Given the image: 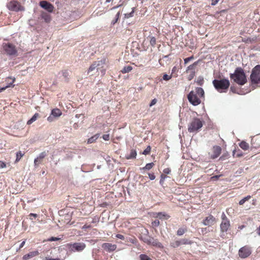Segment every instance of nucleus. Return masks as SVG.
<instances>
[{"label": "nucleus", "mask_w": 260, "mask_h": 260, "mask_svg": "<svg viewBox=\"0 0 260 260\" xmlns=\"http://www.w3.org/2000/svg\"><path fill=\"white\" fill-rule=\"evenodd\" d=\"M157 103V100L156 99H153L149 104L150 107H152Z\"/></svg>", "instance_id": "51"}, {"label": "nucleus", "mask_w": 260, "mask_h": 260, "mask_svg": "<svg viewBox=\"0 0 260 260\" xmlns=\"http://www.w3.org/2000/svg\"><path fill=\"white\" fill-rule=\"evenodd\" d=\"M202 126V121L199 118H194L188 125V131L189 133L197 132Z\"/></svg>", "instance_id": "4"}, {"label": "nucleus", "mask_w": 260, "mask_h": 260, "mask_svg": "<svg viewBox=\"0 0 260 260\" xmlns=\"http://www.w3.org/2000/svg\"><path fill=\"white\" fill-rule=\"evenodd\" d=\"M259 148H260V136L258 135L252 138L250 149L252 150Z\"/></svg>", "instance_id": "11"}, {"label": "nucleus", "mask_w": 260, "mask_h": 260, "mask_svg": "<svg viewBox=\"0 0 260 260\" xmlns=\"http://www.w3.org/2000/svg\"><path fill=\"white\" fill-rule=\"evenodd\" d=\"M190 61V60H189L188 57L184 59V64H186L187 63H188Z\"/></svg>", "instance_id": "59"}, {"label": "nucleus", "mask_w": 260, "mask_h": 260, "mask_svg": "<svg viewBox=\"0 0 260 260\" xmlns=\"http://www.w3.org/2000/svg\"><path fill=\"white\" fill-rule=\"evenodd\" d=\"M103 139L105 141H108L110 139V136L109 134H105L102 136Z\"/></svg>", "instance_id": "49"}, {"label": "nucleus", "mask_w": 260, "mask_h": 260, "mask_svg": "<svg viewBox=\"0 0 260 260\" xmlns=\"http://www.w3.org/2000/svg\"><path fill=\"white\" fill-rule=\"evenodd\" d=\"M239 146L244 150H247L249 148V144L244 141L239 143Z\"/></svg>", "instance_id": "24"}, {"label": "nucleus", "mask_w": 260, "mask_h": 260, "mask_svg": "<svg viewBox=\"0 0 260 260\" xmlns=\"http://www.w3.org/2000/svg\"><path fill=\"white\" fill-rule=\"evenodd\" d=\"M216 222L215 218L212 215H209L203 220V224L205 225L212 226Z\"/></svg>", "instance_id": "12"}, {"label": "nucleus", "mask_w": 260, "mask_h": 260, "mask_svg": "<svg viewBox=\"0 0 260 260\" xmlns=\"http://www.w3.org/2000/svg\"><path fill=\"white\" fill-rule=\"evenodd\" d=\"M41 17L42 19H44L46 23L50 22L51 20V15L47 12L44 11L41 12Z\"/></svg>", "instance_id": "19"}, {"label": "nucleus", "mask_w": 260, "mask_h": 260, "mask_svg": "<svg viewBox=\"0 0 260 260\" xmlns=\"http://www.w3.org/2000/svg\"><path fill=\"white\" fill-rule=\"evenodd\" d=\"M47 120L49 122H52L53 120V117L51 116H49L48 118H47Z\"/></svg>", "instance_id": "62"}, {"label": "nucleus", "mask_w": 260, "mask_h": 260, "mask_svg": "<svg viewBox=\"0 0 260 260\" xmlns=\"http://www.w3.org/2000/svg\"><path fill=\"white\" fill-rule=\"evenodd\" d=\"M181 245L180 240H176L171 243V246L174 248H176Z\"/></svg>", "instance_id": "36"}, {"label": "nucleus", "mask_w": 260, "mask_h": 260, "mask_svg": "<svg viewBox=\"0 0 260 260\" xmlns=\"http://www.w3.org/2000/svg\"><path fill=\"white\" fill-rule=\"evenodd\" d=\"M148 175H149V178L150 180H153L155 179V176L154 175V174L149 173Z\"/></svg>", "instance_id": "55"}, {"label": "nucleus", "mask_w": 260, "mask_h": 260, "mask_svg": "<svg viewBox=\"0 0 260 260\" xmlns=\"http://www.w3.org/2000/svg\"><path fill=\"white\" fill-rule=\"evenodd\" d=\"M141 239L144 242L146 243L148 245H149L151 241L153 240V238L149 236L142 237Z\"/></svg>", "instance_id": "31"}, {"label": "nucleus", "mask_w": 260, "mask_h": 260, "mask_svg": "<svg viewBox=\"0 0 260 260\" xmlns=\"http://www.w3.org/2000/svg\"><path fill=\"white\" fill-rule=\"evenodd\" d=\"M187 231L186 229L179 228L177 231V235L178 236L183 235Z\"/></svg>", "instance_id": "38"}, {"label": "nucleus", "mask_w": 260, "mask_h": 260, "mask_svg": "<svg viewBox=\"0 0 260 260\" xmlns=\"http://www.w3.org/2000/svg\"><path fill=\"white\" fill-rule=\"evenodd\" d=\"M189 75H188V76L187 77V79L189 80V81H190L195 76V75H196V72H189Z\"/></svg>", "instance_id": "43"}, {"label": "nucleus", "mask_w": 260, "mask_h": 260, "mask_svg": "<svg viewBox=\"0 0 260 260\" xmlns=\"http://www.w3.org/2000/svg\"><path fill=\"white\" fill-rule=\"evenodd\" d=\"M10 79L12 80V82H11L9 84H8L6 86L1 88H0V92L4 91L5 90H6V89H7V88H8L9 87H14L15 85L13 83L15 81V78H12V77H8L7 78V79Z\"/></svg>", "instance_id": "22"}, {"label": "nucleus", "mask_w": 260, "mask_h": 260, "mask_svg": "<svg viewBox=\"0 0 260 260\" xmlns=\"http://www.w3.org/2000/svg\"><path fill=\"white\" fill-rule=\"evenodd\" d=\"M40 6L49 13L54 11V7L52 4L46 1H41L39 3Z\"/></svg>", "instance_id": "10"}, {"label": "nucleus", "mask_w": 260, "mask_h": 260, "mask_svg": "<svg viewBox=\"0 0 260 260\" xmlns=\"http://www.w3.org/2000/svg\"><path fill=\"white\" fill-rule=\"evenodd\" d=\"M155 217L158 218L160 219H168L170 217V216L168 215L165 212H158L156 213Z\"/></svg>", "instance_id": "21"}, {"label": "nucleus", "mask_w": 260, "mask_h": 260, "mask_svg": "<svg viewBox=\"0 0 260 260\" xmlns=\"http://www.w3.org/2000/svg\"><path fill=\"white\" fill-rule=\"evenodd\" d=\"M219 1V0H212L211 5L215 6Z\"/></svg>", "instance_id": "58"}, {"label": "nucleus", "mask_w": 260, "mask_h": 260, "mask_svg": "<svg viewBox=\"0 0 260 260\" xmlns=\"http://www.w3.org/2000/svg\"><path fill=\"white\" fill-rule=\"evenodd\" d=\"M133 70L132 67L128 66L126 67H124L123 69L121 71V72L122 74H125L127 73H129Z\"/></svg>", "instance_id": "33"}, {"label": "nucleus", "mask_w": 260, "mask_h": 260, "mask_svg": "<svg viewBox=\"0 0 260 260\" xmlns=\"http://www.w3.org/2000/svg\"><path fill=\"white\" fill-rule=\"evenodd\" d=\"M148 38L150 39V43L151 46H154L156 44V39L153 36H149Z\"/></svg>", "instance_id": "39"}, {"label": "nucleus", "mask_w": 260, "mask_h": 260, "mask_svg": "<svg viewBox=\"0 0 260 260\" xmlns=\"http://www.w3.org/2000/svg\"><path fill=\"white\" fill-rule=\"evenodd\" d=\"M152 226L153 227H157L160 223L158 220H155L152 222Z\"/></svg>", "instance_id": "46"}, {"label": "nucleus", "mask_w": 260, "mask_h": 260, "mask_svg": "<svg viewBox=\"0 0 260 260\" xmlns=\"http://www.w3.org/2000/svg\"><path fill=\"white\" fill-rule=\"evenodd\" d=\"M164 173L166 174H169L171 172V170L169 168H166L163 171Z\"/></svg>", "instance_id": "54"}, {"label": "nucleus", "mask_w": 260, "mask_h": 260, "mask_svg": "<svg viewBox=\"0 0 260 260\" xmlns=\"http://www.w3.org/2000/svg\"><path fill=\"white\" fill-rule=\"evenodd\" d=\"M196 93L200 98L203 97L204 95V91L203 88L201 87H197L196 89Z\"/></svg>", "instance_id": "27"}, {"label": "nucleus", "mask_w": 260, "mask_h": 260, "mask_svg": "<svg viewBox=\"0 0 260 260\" xmlns=\"http://www.w3.org/2000/svg\"><path fill=\"white\" fill-rule=\"evenodd\" d=\"M251 198V197L250 196H247V197L244 198L243 199H242V200H241L239 202V204L240 205H243L245 202L248 201L249 199H250Z\"/></svg>", "instance_id": "37"}, {"label": "nucleus", "mask_w": 260, "mask_h": 260, "mask_svg": "<svg viewBox=\"0 0 260 260\" xmlns=\"http://www.w3.org/2000/svg\"><path fill=\"white\" fill-rule=\"evenodd\" d=\"M243 155L242 152L240 149H238V150H234L233 151V156L234 157H240L242 156Z\"/></svg>", "instance_id": "28"}, {"label": "nucleus", "mask_w": 260, "mask_h": 260, "mask_svg": "<svg viewBox=\"0 0 260 260\" xmlns=\"http://www.w3.org/2000/svg\"><path fill=\"white\" fill-rule=\"evenodd\" d=\"M177 71V69L176 67H174L172 70V75L173 73H175V72Z\"/></svg>", "instance_id": "61"}, {"label": "nucleus", "mask_w": 260, "mask_h": 260, "mask_svg": "<svg viewBox=\"0 0 260 260\" xmlns=\"http://www.w3.org/2000/svg\"><path fill=\"white\" fill-rule=\"evenodd\" d=\"M189 102L193 106H197L201 103L198 95L194 93L193 91H190L187 96Z\"/></svg>", "instance_id": "7"}, {"label": "nucleus", "mask_w": 260, "mask_h": 260, "mask_svg": "<svg viewBox=\"0 0 260 260\" xmlns=\"http://www.w3.org/2000/svg\"><path fill=\"white\" fill-rule=\"evenodd\" d=\"M213 154L211 155V158L215 159L218 157L221 152V148L219 146H214L212 148Z\"/></svg>", "instance_id": "13"}, {"label": "nucleus", "mask_w": 260, "mask_h": 260, "mask_svg": "<svg viewBox=\"0 0 260 260\" xmlns=\"http://www.w3.org/2000/svg\"><path fill=\"white\" fill-rule=\"evenodd\" d=\"M29 219L30 220H32L33 219L31 217V216H32V217H34V218H36L38 216V214H35V213H30L29 214Z\"/></svg>", "instance_id": "52"}, {"label": "nucleus", "mask_w": 260, "mask_h": 260, "mask_svg": "<svg viewBox=\"0 0 260 260\" xmlns=\"http://www.w3.org/2000/svg\"><path fill=\"white\" fill-rule=\"evenodd\" d=\"M220 226L222 232H226L230 226V220L222 221Z\"/></svg>", "instance_id": "17"}, {"label": "nucleus", "mask_w": 260, "mask_h": 260, "mask_svg": "<svg viewBox=\"0 0 260 260\" xmlns=\"http://www.w3.org/2000/svg\"><path fill=\"white\" fill-rule=\"evenodd\" d=\"M60 240V238H57V237H52L50 238H49L48 240H47V241H58Z\"/></svg>", "instance_id": "47"}, {"label": "nucleus", "mask_w": 260, "mask_h": 260, "mask_svg": "<svg viewBox=\"0 0 260 260\" xmlns=\"http://www.w3.org/2000/svg\"><path fill=\"white\" fill-rule=\"evenodd\" d=\"M135 8H132V11L131 13H126L124 14V17L125 18H129L130 17H132L134 16V12H135Z\"/></svg>", "instance_id": "40"}, {"label": "nucleus", "mask_w": 260, "mask_h": 260, "mask_svg": "<svg viewBox=\"0 0 260 260\" xmlns=\"http://www.w3.org/2000/svg\"><path fill=\"white\" fill-rule=\"evenodd\" d=\"M39 117V114L38 113H35L34 116L27 121V124L30 125L35 121L37 118Z\"/></svg>", "instance_id": "25"}, {"label": "nucleus", "mask_w": 260, "mask_h": 260, "mask_svg": "<svg viewBox=\"0 0 260 260\" xmlns=\"http://www.w3.org/2000/svg\"><path fill=\"white\" fill-rule=\"evenodd\" d=\"M25 243V241H23V242L21 243V244H20V245L19 249H20V248H22V247L24 246V245Z\"/></svg>", "instance_id": "63"}, {"label": "nucleus", "mask_w": 260, "mask_h": 260, "mask_svg": "<svg viewBox=\"0 0 260 260\" xmlns=\"http://www.w3.org/2000/svg\"><path fill=\"white\" fill-rule=\"evenodd\" d=\"M51 115L55 117H58L62 115L61 110L58 108L53 109L51 111Z\"/></svg>", "instance_id": "23"}, {"label": "nucleus", "mask_w": 260, "mask_h": 260, "mask_svg": "<svg viewBox=\"0 0 260 260\" xmlns=\"http://www.w3.org/2000/svg\"><path fill=\"white\" fill-rule=\"evenodd\" d=\"M7 8L13 11L18 12L24 10V8L20 3L16 1H12L8 3Z\"/></svg>", "instance_id": "6"}, {"label": "nucleus", "mask_w": 260, "mask_h": 260, "mask_svg": "<svg viewBox=\"0 0 260 260\" xmlns=\"http://www.w3.org/2000/svg\"><path fill=\"white\" fill-rule=\"evenodd\" d=\"M151 147L150 146H148L147 148L144 150L143 154L144 155H148L150 153L151 151Z\"/></svg>", "instance_id": "44"}, {"label": "nucleus", "mask_w": 260, "mask_h": 260, "mask_svg": "<svg viewBox=\"0 0 260 260\" xmlns=\"http://www.w3.org/2000/svg\"><path fill=\"white\" fill-rule=\"evenodd\" d=\"M72 248L74 249L76 251H82L86 247V245L83 243H75L72 245Z\"/></svg>", "instance_id": "16"}, {"label": "nucleus", "mask_w": 260, "mask_h": 260, "mask_svg": "<svg viewBox=\"0 0 260 260\" xmlns=\"http://www.w3.org/2000/svg\"><path fill=\"white\" fill-rule=\"evenodd\" d=\"M140 258L141 260H152L148 255L142 254L140 255Z\"/></svg>", "instance_id": "41"}, {"label": "nucleus", "mask_w": 260, "mask_h": 260, "mask_svg": "<svg viewBox=\"0 0 260 260\" xmlns=\"http://www.w3.org/2000/svg\"><path fill=\"white\" fill-rule=\"evenodd\" d=\"M39 254L38 251H31L28 254L23 255L22 259L23 260H27L36 256H38Z\"/></svg>", "instance_id": "18"}, {"label": "nucleus", "mask_w": 260, "mask_h": 260, "mask_svg": "<svg viewBox=\"0 0 260 260\" xmlns=\"http://www.w3.org/2000/svg\"><path fill=\"white\" fill-rule=\"evenodd\" d=\"M149 245H152L158 247H161L162 244L159 242L157 240H155L153 238V240L151 241Z\"/></svg>", "instance_id": "30"}, {"label": "nucleus", "mask_w": 260, "mask_h": 260, "mask_svg": "<svg viewBox=\"0 0 260 260\" xmlns=\"http://www.w3.org/2000/svg\"><path fill=\"white\" fill-rule=\"evenodd\" d=\"M119 17H120V12H118L116 14V20H115V22H114V23H116V22L118 21V19H119Z\"/></svg>", "instance_id": "57"}, {"label": "nucleus", "mask_w": 260, "mask_h": 260, "mask_svg": "<svg viewBox=\"0 0 260 260\" xmlns=\"http://www.w3.org/2000/svg\"><path fill=\"white\" fill-rule=\"evenodd\" d=\"M100 134H96L93 136L92 137L89 138L87 140V143L88 144H91L92 143H94L96 141V140L98 139L99 137Z\"/></svg>", "instance_id": "26"}, {"label": "nucleus", "mask_w": 260, "mask_h": 260, "mask_svg": "<svg viewBox=\"0 0 260 260\" xmlns=\"http://www.w3.org/2000/svg\"><path fill=\"white\" fill-rule=\"evenodd\" d=\"M3 47L6 53L8 55H15L17 53L15 46L11 43H4Z\"/></svg>", "instance_id": "8"}, {"label": "nucleus", "mask_w": 260, "mask_h": 260, "mask_svg": "<svg viewBox=\"0 0 260 260\" xmlns=\"http://www.w3.org/2000/svg\"><path fill=\"white\" fill-rule=\"evenodd\" d=\"M6 167V164L3 161L0 160V169Z\"/></svg>", "instance_id": "53"}, {"label": "nucleus", "mask_w": 260, "mask_h": 260, "mask_svg": "<svg viewBox=\"0 0 260 260\" xmlns=\"http://www.w3.org/2000/svg\"><path fill=\"white\" fill-rule=\"evenodd\" d=\"M47 155V152L43 151L41 152L38 157L36 158L34 160L35 166H38L42 162V159L44 158Z\"/></svg>", "instance_id": "15"}, {"label": "nucleus", "mask_w": 260, "mask_h": 260, "mask_svg": "<svg viewBox=\"0 0 260 260\" xmlns=\"http://www.w3.org/2000/svg\"><path fill=\"white\" fill-rule=\"evenodd\" d=\"M102 248L108 252L114 251L116 249V245L109 243H105L102 244Z\"/></svg>", "instance_id": "14"}, {"label": "nucleus", "mask_w": 260, "mask_h": 260, "mask_svg": "<svg viewBox=\"0 0 260 260\" xmlns=\"http://www.w3.org/2000/svg\"><path fill=\"white\" fill-rule=\"evenodd\" d=\"M172 74L169 75L167 74H164V75L162 76V79L165 81H169L172 78Z\"/></svg>", "instance_id": "42"}, {"label": "nucleus", "mask_w": 260, "mask_h": 260, "mask_svg": "<svg viewBox=\"0 0 260 260\" xmlns=\"http://www.w3.org/2000/svg\"><path fill=\"white\" fill-rule=\"evenodd\" d=\"M229 156V154L226 152L225 153H224L219 158L221 160H225V159L228 158Z\"/></svg>", "instance_id": "45"}, {"label": "nucleus", "mask_w": 260, "mask_h": 260, "mask_svg": "<svg viewBox=\"0 0 260 260\" xmlns=\"http://www.w3.org/2000/svg\"><path fill=\"white\" fill-rule=\"evenodd\" d=\"M199 61H195L192 64L189 65L186 69L185 72L188 73L190 72H196V68L198 66Z\"/></svg>", "instance_id": "20"}, {"label": "nucleus", "mask_w": 260, "mask_h": 260, "mask_svg": "<svg viewBox=\"0 0 260 260\" xmlns=\"http://www.w3.org/2000/svg\"><path fill=\"white\" fill-rule=\"evenodd\" d=\"M24 155V152H22L21 151H19L16 153V158L15 160V162H18L21 157H22Z\"/></svg>", "instance_id": "32"}, {"label": "nucleus", "mask_w": 260, "mask_h": 260, "mask_svg": "<svg viewBox=\"0 0 260 260\" xmlns=\"http://www.w3.org/2000/svg\"><path fill=\"white\" fill-rule=\"evenodd\" d=\"M221 219H222V221H228V220H229L224 212H223L222 213Z\"/></svg>", "instance_id": "48"}, {"label": "nucleus", "mask_w": 260, "mask_h": 260, "mask_svg": "<svg viewBox=\"0 0 260 260\" xmlns=\"http://www.w3.org/2000/svg\"><path fill=\"white\" fill-rule=\"evenodd\" d=\"M154 166V164L153 162L148 163L146 165V166L142 168V170H149L152 169Z\"/></svg>", "instance_id": "35"}, {"label": "nucleus", "mask_w": 260, "mask_h": 260, "mask_svg": "<svg viewBox=\"0 0 260 260\" xmlns=\"http://www.w3.org/2000/svg\"><path fill=\"white\" fill-rule=\"evenodd\" d=\"M250 80L252 84H258L260 82V64L256 65L252 69Z\"/></svg>", "instance_id": "5"}, {"label": "nucleus", "mask_w": 260, "mask_h": 260, "mask_svg": "<svg viewBox=\"0 0 260 260\" xmlns=\"http://www.w3.org/2000/svg\"><path fill=\"white\" fill-rule=\"evenodd\" d=\"M45 260H60L59 258H52L49 257H46Z\"/></svg>", "instance_id": "60"}, {"label": "nucleus", "mask_w": 260, "mask_h": 260, "mask_svg": "<svg viewBox=\"0 0 260 260\" xmlns=\"http://www.w3.org/2000/svg\"><path fill=\"white\" fill-rule=\"evenodd\" d=\"M230 78L239 85H243L247 82V79L244 70L241 68H237L233 74H230Z\"/></svg>", "instance_id": "1"}, {"label": "nucleus", "mask_w": 260, "mask_h": 260, "mask_svg": "<svg viewBox=\"0 0 260 260\" xmlns=\"http://www.w3.org/2000/svg\"><path fill=\"white\" fill-rule=\"evenodd\" d=\"M251 253V248L248 246H244L239 250L238 254L242 258L248 257Z\"/></svg>", "instance_id": "9"}, {"label": "nucleus", "mask_w": 260, "mask_h": 260, "mask_svg": "<svg viewBox=\"0 0 260 260\" xmlns=\"http://www.w3.org/2000/svg\"><path fill=\"white\" fill-rule=\"evenodd\" d=\"M197 82L198 85H202L203 83H204V79H203V78H200V79H198V80Z\"/></svg>", "instance_id": "50"}, {"label": "nucleus", "mask_w": 260, "mask_h": 260, "mask_svg": "<svg viewBox=\"0 0 260 260\" xmlns=\"http://www.w3.org/2000/svg\"><path fill=\"white\" fill-rule=\"evenodd\" d=\"M212 83L215 88L220 92H226L230 85V81L227 79H215Z\"/></svg>", "instance_id": "3"}, {"label": "nucleus", "mask_w": 260, "mask_h": 260, "mask_svg": "<svg viewBox=\"0 0 260 260\" xmlns=\"http://www.w3.org/2000/svg\"><path fill=\"white\" fill-rule=\"evenodd\" d=\"M137 152L135 150L132 149L131 150L130 153L128 156L126 157L127 159L135 158L137 156Z\"/></svg>", "instance_id": "29"}, {"label": "nucleus", "mask_w": 260, "mask_h": 260, "mask_svg": "<svg viewBox=\"0 0 260 260\" xmlns=\"http://www.w3.org/2000/svg\"><path fill=\"white\" fill-rule=\"evenodd\" d=\"M257 234L260 236V226L257 229Z\"/></svg>", "instance_id": "64"}, {"label": "nucleus", "mask_w": 260, "mask_h": 260, "mask_svg": "<svg viewBox=\"0 0 260 260\" xmlns=\"http://www.w3.org/2000/svg\"><path fill=\"white\" fill-rule=\"evenodd\" d=\"M107 63V59L106 58H103L100 60L93 61L88 70V74L96 69L98 71H100L102 74L104 75L106 72V69L104 68V65Z\"/></svg>", "instance_id": "2"}, {"label": "nucleus", "mask_w": 260, "mask_h": 260, "mask_svg": "<svg viewBox=\"0 0 260 260\" xmlns=\"http://www.w3.org/2000/svg\"><path fill=\"white\" fill-rule=\"evenodd\" d=\"M116 237L118 238V239H121V240H124V237L123 235H121V234H117L116 235Z\"/></svg>", "instance_id": "56"}, {"label": "nucleus", "mask_w": 260, "mask_h": 260, "mask_svg": "<svg viewBox=\"0 0 260 260\" xmlns=\"http://www.w3.org/2000/svg\"><path fill=\"white\" fill-rule=\"evenodd\" d=\"M181 245H191L193 243L191 241L187 239H182L180 240Z\"/></svg>", "instance_id": "34"}]
</instances>
